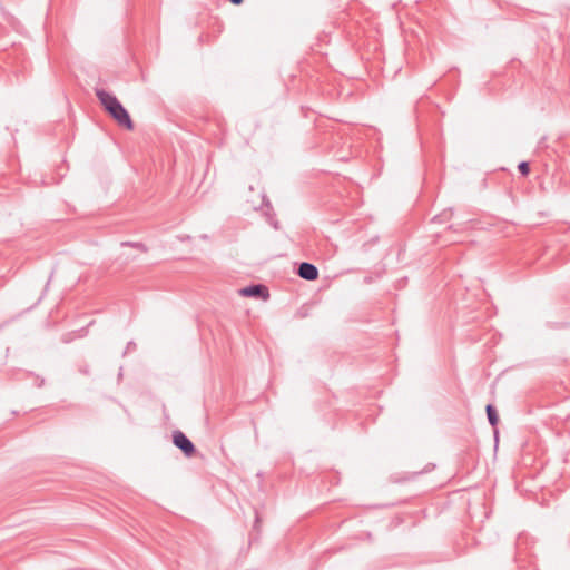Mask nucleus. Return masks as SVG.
Here are the masks:
<instances>
[{
    "mask_svg": "<svg viewBox=\"0 0 570 570\" xmlns=\"http://www.w3.org/2000/svg\"><path fill=\"white\" fill-rule=\"evenodd\" d=\"M96 96L104 107L105 111L122 128L127 130L134 129V122L127 109L121 105L118 98L106 91L105 89L97 88Z\"/></svg>",
    "mask_w": 570,
    "mask_h": 570,
    "instance_id": "nucleus-1",
    "label": "nucleus"
},
{
    "mask_svg": "<svg viewBox=\"0 0 570 570\" xmlns=\"http://www.w3.org/2000/svg\"><path fill=\"white\" fill-rule=\"evenodd\" d=\"M173 443L178 448L187 458H191L196 453L194 443L187 438V435L176 430L173 432Z\"/></svg>",
    "mask_w": 570,
    "mask_h": 570,
    "instance_id": "nucleus-2",
    "label": "nucleus"
},
{
    "mask_svg": "<svg viewBox=\"0 0 570 570\" xmlns=\"http://www.w3.org/2000/svg\"><path fill=\"white\" fill-rule=\"evenodd\" d=\"M239 294L245 297L267 299L269 297L268 288L263 284L249 285L239 289Z\"/></svg>",
    "mask_w": 570,
    "mask_h": 570,
    "instance_id": "nucleus-3",
    "label": "nucleus"
},
{
    "mask_svg": "<svg viewBox=\"0 0 570 570\" xmlns=\"http://www.w3.org/2000/svg\"><path fill=\"white\" fill-rule=\"evenodd\" d=\"M297 275L306 281H316L318 278V269L314 264L303 262L298 265Z\"/></svg>",
    "mask_w": 570,
    "mask_h": 570,
    "instance_id": "nucleus-4",
    "label": "nucleus"
},
{
    "mask_svg": "<svg viewBox=\"0 0 570 570\" xmlns=\"http://www.w3.org/2000/svg\"><path fill=\"white\" fill-rule=\"evenodd\" d=\"M421 472H402V473H393L390 476V481L393 483H404L413 481Z\"/></svg>",
    "mask_w": 570,
    "mask_h": 570,
    "instance_id": "nucleus-5",
    "label": "nucleus"
},
{
    "mask_svg": "<svg viewBox=\"0 0 570 570\" xmlns=\"http://www.w3.org/2000/svg\"><path fill=\"white\" fill-rule=\"evenodd\" d=\"M488 421L492 428H497L499 423V415L497 409L492 404H488L485 407Z\"/></svg>",
    "mask_w": 570,
    "mask_h": 570,
    "instance_id": "nucleus-6",
    "label": "nucleus"
},
{
    "mask_svg": "<svg viewBox=\"0 0 570 570\" xmlns=\"http://www.w3.org/2000/svg\"><path fill=\"white\" fill-rule=\"evenodd\" d=\"M122 246H130V247H134V248H137L141 252H147V247L145 244L142 243H139V242H124L121 243Z\"/></svg>",
    "mask_w": 570,
    "mask_h": 570,
    "instance_id": "nucleus-7",
    "label": "nucleus"
},
{
    "mask_svg": "<svg viewBox=\"0 0 570 570\" xmlns=\"http://www.w3.org/2000/svg\"><path fill=\"white\" fill-rule=\"evenodd\" d=\"M518 169L522 176H528L530 173V165L528 161H521L518 165Z\"/></svg>",
    "mask_w": 570,
    "mask_h": 570,
    "instance_id": "nucleus-8",
    "label": "nucleus"
},
{
    "mask_svg": "<svg viewBox=\"0 0 570 570\" xmlns=\"http://www.w3.org/2000/svg\"><path fill=\"white\" fill-rule=\"evenodd\" d=\"M259 522H261L259 515L256 513L255 528L259 527Z\"/></svg>",
    "mask_w": 570,
    "mask_h": 570,
    "instance_id": "nucleus-9",
    "label": "nucleus"
},
{
    "mask_svg": "<svg viewBox=\"0 0 570 570\" xmlns=\"http://www.w3.org/2000/svg\"><path fill=\"white\" fill-rule=\"evenodd\" d=\"M233 4H240L244 0H229Z\"/></svg>",
    "mask_w": 570,
    "mask_h": 570,
    "instance_id": "nucleus-10",
    "label": "nucleus"
}]
</instances>
